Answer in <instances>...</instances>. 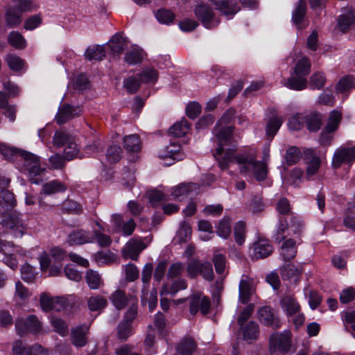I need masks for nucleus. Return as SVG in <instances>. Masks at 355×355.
I'll list each match as a JSON object with an SVG mask.
<instances>
[{"label": "nucleus", "mask_w": 355, "mask_h": 355, "mask_svg": "<svg viewBox=\"0 0 355 355\" xmlns=\"http://www.w3.org/2000/svg\"><path fill=\"white\" fill-rule=\"evenodd\" d=\"M218 166L222 170L228 168L230 163L236 162L239 165L240 173L248 174L253 173L258 181L264 180L267 176L266 164L256 160L252 153H240L235 155V149H227L223 157H216Z\"/></svg>", "instance_id": "nucleus-1"}, {"label": "nucleus", "mask_w": 355, "mask_h": 355, "mask_svg": "<svg viewBox=\"0 0 355 355\" xmlns=\"http://www.w3.org/2000/svg\"><path fill=\"white\" fill-rule=\"evenodd\" d=\"M233 117V113L231 111L226 112L220 120L217 122L216 126L213 130L215 137L217 138L218 146L213 155L216 159V157H223L227 149L230 148H225L227 145L232 144V128L230 125H226L230 123Z\"/></svg>", "instance_id": "nucleus-2"}, {"label": "nucleus", "mask_w": 355, "mask_h": 355, "mask_svg": "<svg viewBox=\"0 0 355 355\" xmlns=\"http://www.w3.org/2000/svg\"><path fill=\"white\" fill-rule=\"evenodd\" d=\"M20 171L26 175L29 181L34 184H40L42 182L41 175L46 171V168L42 166L40 157L32 153L24 152Z\"/></svg>", "instance_id": "nucleus-3"}, {"label": "nucleus", "mask_w": 355, "mask_h": 355, "mask_svg": "<svg viewBox=\"0 0 355 355\" xmlns=\"http://www.w3.org/2000/svg\"><path fill=\"white\" fill-rule=\"evenodd\" d=\"M187 272L191 278H196L198 275H202L207 281L214 279L212 265L208 261H201L198 259H191L187 264Z\"/></svg>", "instance_id": "nucleus-4"}, {"label": "nucleus", "mask_w": 355, "mask_h": 355, "mask_svg": "<svg viewBox=\"0 0 355 355\" xmlns=\"http://www.w3.org/2000/svg\"><path fill=\"white\" fill-rule=\"evenodd\" d=\"M355 162V146H342L337 148L333 155L331 165L338 169L343 165L351 166Z\"/></svg>", "instance_id": "nucleus-5"}, {"label": "nucleus", "mask_w": 355, "mask_h": 355, "mask_svg": "<svg viewBox=\"0 0 355 355\" xmlns=\"http://www.w3.org/2000/svg\"><path fill=\"white\" fill-rule=\"evenodd\" d=\"M189 312L195 315L200 311L202 315H207L210 310V299L200 291L193 292L189 297Z\"/></svg>", "instance_id": "nucleus-6"}, {"label": "nucleus", "mask_w": 355, "mask_h": 355, "mask_svg": "<svg viewBox=\"0 0 355 355\" xmlns=\"http://www.w3.org/2000/svg\"><path fill=\"white\" fill-rule=\"evenodd\" d=\"M17 334L22 336L30 332L38 334L42 329V322L34 315H30L26 318H18L15 322Z\"/></svg>", "instance_id": "nucleus-7"}, {"label": "nucleus", "mask_w": 355, "mask_h": 355, "mask_svg": "<svg viewBox=\"0 0 355 355\" xmlns=\"http://www.w3.org/2000/svg\"><path fill=\"white\" fill-rule=\"evenodd\" d=\"M291 347V333L284 331L283 333H275L270 338V351L272 354L277 351L287 352Z\"/></svg>", "instance_id": "nucleus-8"}, {"label": "nucleus", "mask_w": 355, "mask_h": 355, "mask_svg": "<svg viewBox=\"0 0 355 355\" xmlns=\"http://www.w3.org/2000/svg\"><path fill=\"white\" fill-rule=\"evenodd\" d=\"M1 223L4 227L10 229L16 238H21L26 230L20 218V214L17 211H13L5 216Z\"/></svg>", "instance_id": "nucleus-9"}, {"label": "nucleus", "mask_w": 355, "mask_h": 355, "mask_svg": "<svg viewBox=\"0 0 355 355\" xmlns=\"http://www.w3.org/2000/svg\"><path fill=\"white\" fill-rule=\"evenodd\" d=\"M195 14L204 26L207 28H212L217 26L219 20L214 17L212 9L207 5H199L195 9Z\"/></svg>", "instance_id": "nucleus-10"}, {"label": "nucleus", "mask_w": 355, "mask_h": 355, "mask_svg": "<svg viewBox=\"0 0 355 355\" xmlns=\"http://www.w3.org/2000/svg\"><path fill=\"white\" fill-rule=\"evenodd\" d=\"M272 250V247L268 240L259 239L250 248L249 254L252 259H264L270 256Z\"/></svg>", "instance_id": "nucleus-11"}, {"label": "nucleus", "mask_w": 355, "mask_h": 355, "mask_svg": "<svg viewBox=\"0 0 355 355\" xmlns=\"http://www.w3.org/2000/svg\"><path fill=\"white\" fill-rule=\"evenodd\" d=\"M90 325L88 324H82L77 325L71 329V343L77 347H82L88 343V334L89 333Z\"/></svg>", "instance_id": "nucleus-12"}, {"label": "nucleus", "mask_w": 355, "mask_h": 355, "mask_svg": "<svg viewBox=\"0 0 355 355\" xmlns=\"http://www.w3.org/2000/svg\"><path fill=\"white\" fill-rule=\"evenodd\" d=\"M40 301L41 308L45 312H49L51 310L60 311L67 305L65 299L59 297H52L46 293L41 295Z\"/></svg>", "instance_id": "nucleus-13"}, {"label": "nucleus", "mask_w": 355, "mask_h": 355, "mask_svg": "<svg viewBox=\"0 0 355 355\" xmlns=\"http://www.w3.org/2000/svg\"><path fill=\"white\" fill-rule=\"evenodd\" d=\"M13 355H49L48 349L38 344L28 346L21 340L15 343L12 347Z\"/></svg>", "instance_id": "nucleus-14"}, {"label": "nucleus", "mask_w": 355, "mask_h": 355, "mask_svg": "<svg viewBox=\"0 0 355 355\" xmlns=\"http://www.w3.org/2000/svg\"><path fill=\"white\" fill-rule=\"evenodd\" d=\"M81 112L82 110L79 106L64 103L59 107L55 119L58 124H64L74 117L80 116Z\"/></svg>", "instance_id": "nucleus-15"}, {"label": "nucleus", "mask_w": 355, "mask_h": 355, "mask_svg": "<svg viewBox=\"0 0 355 355\" xmlns=\"http://www.w3.org/2000/svg\"><path fill=\"white\" fill-rule=\"evenodd\" d=\"M258 318L261 323L266 326L270 327L272 329H278L281 327L279 318L275 315L273 309L268 306H265L259 309Z\"/></svg>", "instance_id": "nucleus-16"}, {"label": "nucleus", "mask_w": 355, "mask_h": 355, "mask_svg": "<svg viewBox=\"0 0 355 355\" xmlns=\"http://www.w3.org/2000/svg\"><path fill=\"white\" fill-rule=\"evenodd\" d=\"M239 300L242 304H247L255 293L253 279L248 276L243 277L239 282Z\"/></svg>", "instance_id": "nucleus-17"}, {"label": "nucleus", "mask_w": 355, "mask_h": 355, "mask_svg": "<svg viewBox=\"0 0 355 355\" xmlns=\"http://www.w3.org/2000/svg\"><path fill=\"white\" fill-rule=\"evenodd\" d=\"M147 247L142 239H132L129 241L123 248V255L132 260H137L139 254Z\"/></svg>", "instance_id": "nucleus-18"}, {"label": "nucleus", "mask_w": 355, "mask_h": 355, "mask_svg": "<svg viewBox=\"0 0 355 355\" xmlns=\"http://www.w3.org/2000/svg\"><path fill=\"white\" fill-rule=\"evenodd\" d=\"M94 236L92 232L84 230H76L71 232L67 239L69 245H78L92 243Z\"/></svg>", "instance_id": "nucleus-19"}, {"label": "nucleus", "mask_w": 355, "mask_h": 355, "mask_svg": "<svg viewBox=\"0 0 355 355\" xmlns=\"http://www.w3.org/2000/svg\"><path fill=\"white\" fill-rule=\"evenodd\" d=\"M215 6L216 10L228 17L233 16L239 10L240 8L237 4L236 0H209Z\"/></svg>", "instance_id": "nucleus-20"}, {"label": "nucleus", "mask_w": 355, "mask_h": 355, "mask_svg": "<svg viewBox=\"0 0 355 355\" xmlns=\"http://www.w3.org/2000/svg\"><path fill=\"white\" fill-rule=\"evenodd\" d=\"M128 45V40L123 36L122 33H116L114 34L109 42L107 43V46L110 50V53L112 55L121 54Z\"/></svg>", "instance_id": "nucleus-21"}, {"label": "nucleus", "mask_w": 355, "mask_h": 355, "mask_svg": "<svg viewBox=\"0 0 355 355\" xmlns=\"http://www.w3.org/2000/svg\"><path fill=\"white\" fill-rule=\"evenodd\" d=\"M187 282L184 279L179 278L173 280L171 283L164 284L161 289L160 294H169L175 295L179 291L185 290L187 288Z\"/></svg>", "instance_id": "nucleus-22"}, {"label": "nucleus", "mask_w": 355, "mask_h": 355, "mask_svg": "<svg viewBox=\"0 0 355 355\" xmlns=\"http://www.w3.org/2000/svg\"><path fill=\"white\" fill-rule=\"evenodd\" d=\"M26 151V150L12 147L0 142V153L7 160L15 162L17 161L18 158H20L21 159Z\"/></svg>", "instance_id": "nucleus-23"}, {"label": "nucleus", "mask_w": 355, "mask_h": 355, "mask_svg": "<svg viewBox=\"0 0 355 355\" xmlns=\"http://www.w3.org/2000/svg\"><path fill=\"white\" fill-rule=\"evenodd\" d=\"M283 310L288 315H293L298 313L300 310V306L291 295H285L280 301Z\"/></svg>", "instance_id": "nucleus-24"}, {"label": "nucleus", "mask_w": 355, "mask_h": 355, "mask_svg": "<svg viewBox=\"0 0 355 355\" xmlns=\"http://www.w3.org/2000/svg\"><path fill=\"white\" fill-rule=\"evenodd\" d=\"M66 189L67 187L64 183L59 180H54L47 182L42 185L41 194L49 196L60 192H64Z\"/></svg>", "instance_id": "nucleus-25"}, {"label": "nucleus", "mask_w": 355, "mask_h": 355, "mask_svg": "<svg viewBox=\"0 0 355 355\" xmlns=\"http://www.w3.org/2000/svg\"><path fill=\"white\" fill-rule=\"evenodd\" d=\"M297 254L296 242L293 239L286 240L282 245L280 255L284 261H289Z\"/></svg>", "instance_id": "nucleus-26"}, {"label": "nucleus", "mask_w": 355, "mask_h": 355, "mask_svg": "<svg viewBox=\"0 0 355 355\" xmlns=\"http://www.w3.org/2000/svg\"><path fill=\"white\" fill-rule=\"evenodd\" d=\"M110 300L117 310H121L128 306L129 297L123 291L117 289L110 295Z\"/></svg>", "instance_id": "nucleus-27"}, {"label": "nucleus", "mask_w": 355, "mask_h": 355, "mask_svg": "<svg viewBox=\"0 0 355 355\" xmlns=\"http://www.w3.org/2000/svg\"><path fill=\"white\" fill-rule=\"evenodd\" d=\"M85 57L89 61L102 60L105 57V48L101 45L89 46L85 51Z\"/></svg>", "instance_id": "nucleus-28"}, {"label": "nucleus", "mask_w": 355, "mask_h": 355, "mask_svg": "<svg viewBox=\"0 0 355 355\" xmlns=\"http://www.w3.org/2000/svg\"><path fill=\"white\" fill-rule=\"evenodd\" d=\"M87 306L91 311H98L107 306V300L102 295H94L87 298Z\"/></svg>", "instance_id": "nucleus-29"}, {"label": "nucleus", "mask_w": 355, "mask_h": 355, "mask_svg": "<svg viewBox=\"0 0 355 355\" xmlns=\"http://www.w3.org/2000/svg\"><path fill=\"white\" fill-rule=\"evenodd\" d=\"M5 19L9 28H15L21 24V14L16 8H9L6 12Z\"/></svg>", "instance_id": "nucleus-30"}, {"label": "nucleus", "mask_w": 355, "mask_h": 355, "mask_svg": "<svg viewBox=\"0 0 355 355\" xmlns=\"http://www.w3.org/2000/svg\"><path fill=\"white\" fill-rule=\"evenodd\" d=\"M199 187L195 183H183L174 187L172 191V196L175 198H180L190 194L192 192H196Z\"/></svg>", "instance_id": "nucleus-31"}, {"label": "nucleus", "mask_w": 355, "mask_h": 355, "mask_svg": "<svg viewBox=\"0 0 355 355\" xmlns=\"http://www.w3.org/2000/svg\"><path fill=\"white\" fill-rule=\"evenodd\" d=\"M311 61L307 57H302L297 60L293 70V74L297 76H306L311 71Z\"/></svg>", "instance_id": "nucleus-32"}, {"label": "nucleus", "mask_w": 355, "mask_h": 355, "mask_svg": "<svg viewBox=\"0 0 355 355\" xmlns=\"http://www.w3.org/2000/svg\"><path fill=\"white\" fill-rule=\"evenodd\" d=\"M244 340L252 341L257 340L259 335V325L255 322H250L242 328Z\"/></svg>", "instance_id": "nucleus-33"}, {"label": "nucleus", "mask_w": 355, "mask_h": 355, "mask_svg": "<svg viewBox=\"0 0 355 355\" xmlns=\"http://www.w3.org/2000/svg\"><path fill=\"white\" fill-rule=\"evenodd\" d=\"M191 124L184 119L175 123L168 130L170 135L175 137L184 136L189 130Z\"/></svg>", "instance_id": "nucleus-34"}, {"label": "nucleus", "mask_w": 355, "mask_h": 355, "mask_svg": "<svg viewBox=\"0 0 355 355\" xmlns=\"http://www.w3.org/2000/svg\"><path fill=\"white\" fill-rule=\"evenodd\" d=\"M322 116L318 112H312L306 115L305 124L310 132L318 131L321 126Z\"/></svg>", "instance_id": "nucleus-35"}, {"label": "nucleus", "mask_w": 355, "mask_h": 355, "mask_svg": "<svg viewBox=\"0 0 355 355\" xmlns=\"http://www.w3.org/2000/svg\"><path fill=\"white\" fill-rule=\"evenodd\" d=\"M17 205L13 193L8 190L0 191V206L5 210H11Z\"/></svg>", "instance_id": "nucleus-36"}, {"label": "nucleus", "mask_w": 355, "mask_h": 355, "mask_svg": "<svg viewBox=\"0 0 355 355\" xmlns=\"http://www.w3.org/2000/svg\"><path fill=\"white\" fill-rule=\"evenodd\" d=\"M181 147L178 144L171 142L168 146H165L159 152V157L162 158L170 157L173 159H180L179 153Z\"/></svg>", "instance_id": "nucleus-37"}, {"label": "nucleus", "mask_w": 355, "mask_h": 355, "mask_svg": "<svg viewBox=\"0 0 355 355\" xmlns=\"http://www.w3.org/2000/svg\"><path fill=\"white\" fill-rule=\"evenodd\" d=\"M177 351L181 355H191L196 348L195 340L192 338H185L177 346Z\"/></svg>", "instance_id": "nucleus-38"}, {"label": "nucleus", "mask_w": 355, "mask_h": 355, "mask_svg": "<svg viewBox=\"0 0 355 355\" xmlns=\"http://www.w3.org/2000/svg\"><path fill=\"white\" fill-rule=\"evenodd\" d=\"M191 227L189 223L184 221L182 223L180 229L178 230L175 240V241L181 244L187 242L191 236Z\"/></svg>", "instance_id": "nucleus-39"}, {"label": "nucleus", "mask_w": 355, "mask_h": 355, "mask_svg": "<svg viewBox=\"0 0 355 355\" xmlns=\"http://www.w3.org/2000/svg\"><path fill=\"white\" fill-rule=\"evenodd\" d=\"M8 42L17 49H24L26 46V41L18 31H11L8 35Z\"/></svg>", "instance_id": "nucleus-40"}, {"label": "nucleus", "mask_w": 355, "mask_h": 355, "mask_svg": "<svg viewBox=\"0 0 355 355\" xmlns=\"http://www.w3.org/2000/svg\"><path fill=\"white\" fill-rule=\"evenodd\" d=\"M144 58L143 52L138 49H133L126 51L124 55V61L130 65L139 64Z\"/></svg>", "instance_id": "nucleus-41"}, {"label": "nucleus", "mask_w": 355, "mask_h": 355, "mask_svg": "<svg viewBox=\"0 0 355 355\" xmlns=\"http://www.w3.org/2000/svg\"><path fill=\"white\" fill-rule=\"evenodd\" d=\"M153 270V266L151 263H146L142 270L141 280L144 284L142 289V299L145 298L147 295V289L151 279Z\"/></svg>", "instance_id": "nucleus-42"}, {"label": "nucleus", "mask_w": 355, "mask_h": 355, "mask_svg": "<svg viewBox=\"0 0 355 355\" xmlns=\"http://www.w3.org/2000/svg\"><path fill=\"white\" fill-rule=\"evenodd\" d=\"M285 85L294 90H302L306 87V80L304 76H297L293 74L286 80Z\"/></svg>", "instance_id": "nucleus-43"}, {"label": "nucleus", "mask_w": 355, "mask_h": 355, "mask_svg": "<svg viewBox=\"0 0 355 355\" xmlns=\"http://www.w3.org/2000/svg\"><path fill=\"white\" fill-rule=\"evenodd\" d=\"M123 147L128 152H137L140 149V139L137 135L125 136L123 139Z\"/></svg>", "instance_id": "nucleus-44"}, {"label": "nucleus", "mask_w": 355, "mask_h": 355, "mask_svg": "<svg viewBox=\"0 0 355 355\" xmlns=\"http://www.w3.org/2000/svg\"><path fill=\"white\" fill-rule=\"evenodd\" d=\"M53 331L61 336H66L69 334V325L62 318L53 317L51 320Z\"/></svg>", "instance_id": "nucleus-45"}, {"label": "nucleus", "mask_w": 355, "mask_h": 355, "mask_svg": "<svg viewBox=\"0 0 355 355\" xmlns=\"http://www.w3.org/2000/svg\"><path fill=\"white\" fill-rule=\"evenodd\" d=\"M306 12V3L305 0H299L298 3L294 10L292 19L295 24H300L304 18Z\"/></svg>", "instance_id": "nucleus-46"}, {"label": "nucleus", "mask_w": 355, "mask_h": 355, "mask_svg": "<svg viewBox=\"0 0 355 355\" xmlns=\"http://www.w3.org/2000/svg\"><path fill=\"white\" fill-rule=\"evenodd\" d=\"M342 119V114L340 112L334 110L331 112L327 124L326 126V130L328 133H331L336 130L340 123Z\"/></svg>", "instance_id": "nucleus-47"}, {"label": "nucleus", "mask_w": 355, "mask_h": 355, "mask_svg": "<svg viewBox=\"0 0 355 355\" xmlns=\"http://www.w3.org/2000/svg\"><path fill=\"white\" fill-rule=\"evenodd\" d=\"M354 14L353 12H349L347 14L341 15L338 19L339 28L343 32L347 31L354 21Z\"/></svg>", "instance_id": "nucleus-48"}, {"label": "nucleus", "mask_w": 355, "mask_h": 355, "mask_svg": "<svg viewBox=\"0 0 355 355\" xmlns=\"http://www.w3.org/2000/svg\"><path fill=\"white\" fill-rule=\"evenodd\" d=\"M299 269L292 263H286L280 269V274L284 279H290L300 275Z\"/></svg>", "instance_id": "nucleus-49"}, {"label": "nucleus", "mask_w": 355, "mask_h": 355, "mask_svg": "<svg viewBox=\"0 0 355 355\" xmlns=\"http://www.w3.org/2000/svg\"><path fill=\"white\" fill-rule=\"evenodd\" d=\"M85 279L89 287L94 290L99 288L101 284L103 283L100 275L92 270L87 271Z\"/></svg>", "instance_id": "nucleus-50"}, {"label": "nucleus", "mask_w": 355, "mask_h": 355, "mask_svg": "<svg viewBox=\"0 0 355 355\" xmlns=\"http://www.w3.org/2000/svg\"><path fill=\"white\" fill-rule=\"evenodd\" d=\"M139 78L144 83H155L158 78V72L152 68L144 69L139 74Z\"/></svg>", "instance_id": "nucleus-51"}, {"label": "nucleus", "mask_w": 355, "mask_h": 355, "mask_svg": "<svg viewBox=\"0 0 355 355\" xmlns=\"http://www.w3.org/2000/svg\"><path fill=\"white\" fill-rule=\"evenodd\" d=\"M156 19L162 24H169L175 19V15L169 10L161 8L155 13Z\"/></svg>", "instance_id": "nucleus-52"}, {"label": "nucleus", "mask_w": 355, "mask_h": 355, "mask_svg": "<svg viewBox=\"0 0 355 355\" xmlns=\"http://www.w3.org/2000/svg\"><path fill=\"white\" fill-rule=\"evenodd\" d=\"M216 233L218 236L227 239L231 233L230 220L229 218H223L216 227Z\"/></svg>", "instance_id": "nucleus-53"}, {"label": "nucleus", "mask_w": 355, "mask_h": 355, "mask_svg": "<svg viewBox=\"0 0 355 355\" xmlns=\"http://www.w3.org/2000/svg\"><path fill=\"white\" fill-rule=\"evenodd\" d=\"M288 230V223L286 218L281 217L279 219L277 227L275 234V239L280 243L286 238V232Z\"/></svg>", "instance_id": "nucleus-54"}, {"label": "nucleus", "mask_w": 355, "mask_h": 355, "mask_svg": "<svg viewBox=\"0 0 355 355\" xmlns=\"http://www.w3.org/2000/svg\"><path fill=\"white\" fill-rule=\"evenodd\" d=\"M78 155L79 149L78 148L77 144L74 142H69L64 150V157L66 160L71 161L76 157L82 159L83 157H85V155Z\"/></svg>", "instance_id": "nucleus-55"}, {"label": "nucleus", "mask_w": 355, "mask_h": 355, "mask_svg": "<svg viewBox=\"0 0 355 355\" xmlns=\"http://www.w3.org/2000/svg\"><path fill=\"white\" fill-rule=\"evenodd\" d=\"M141 80L135 76H130L123 80V87L130 94H135L140 87Z\"/></svg>", "instance_id": "nucleus-56"}, {"label": "nucleus", "mask_w": 355, "mask_h": 355, "mask_svg": "<svg viewBox=\"0 0 355 355\" xmlns=\"http://www.w3.org/2000/svg\"><path fill=\"white\" fill-rule=\"evenodd\" d=\"M306 115L297 114L291 117L288 122V126L292 130H301L305 124Z\"/></svg>", "instance_id": "nucleus-57"}, {"label": "nucleus", "mask_w": 355, "mask_h": 355, "mask_svg": "<svg viewBox=\"0 0 355 355\" xmlns=\"http://www.w3.org/2000/svg\"><path fill=\"white\" fill-rule=\"evenodd\" d=\"M185 270L184 264L182 262L172 263L167 271L166 276L168 279L180 277Z\"/></svg>", "instance_id": "nucleus-58"}, {"label": "nucleus", "mask_w": 355, "mask_h": 355, "mask_svg": "<svg viewBox=\"0 0 355 355\" xmlns=\"http://www.w3.org/2000/svg\"><path fill=\"white\" fill-rule=\"evenodd\" d=\"M282 123V121L280 118L278 117H272L271 118L267 123L266 125V135L268 137H273L278 130L281 127Z\"/></svg>", "instance_id": "nucleus-59"}, {"label": "nucleus", "mask_w": 355, "mask_h": 355, "mask_svg": "<svg viewBox=\"0 0 355 355\" xmlns=\"http://www.w3.org/2000/svg\"><path fill=\"white\" fill-rule=\"evenodd\" d=\"M6 62L8 67L12 71H19L24 66V60L15 55H8Z\"/></svg>", "instance_id": "nucleus-60"}, {"label": "nucleus", "mask_w": 355, "mask_h": 355, "mask_svg": "<svg viewBox=\"0 0 355 355\" xmlns=\"http://www.w3.org/2000/svg\"><path fill=\"white\" fill-rule=\"evenodd\" d=\"M66 159L60 154H55L49 158V168L53 170L62 169L64 167Z\"/></svg>", "instance_id": "nucleus-61"}, {"label": "nucleus", "mask_w": 355, "mask_h": 355, "mask_svg": "<svg viewBox=\"0 0 355 355\" xmlns=\"http://www.w3.org/2000/svg\"><path fill=\"white\" fill-rule=\"evenodd\" d=\"M245 224L243 221H239L236 223L234 230V236L236 242L241 245L245 241Z\"/></svg>", "instance_id": "nucleus-62"}, {"label": "nucleus", "mask_w": 355, "mask_h": 355, "mask_svg": "<svg viewBox=\"0 0 355 355\" xmlns=\"http://www.w3.org/2000/svg\"><path fill=\"white\" fill-rule=\"evenodd\" d=\"M300 159V151L295 146L290 147L285 155V159L288 165L297 163Z\"/></svg>", "instance_id": "nucleus-63"}, {"label": "nucleus", "mask_w": 355, "mask_h": 355, "mask_svg": "<svg viewBox=\"0 0 355 355\" xmlns=\"http://www.w3.org/2000/svg\"><path fill=\"white\" fill-rule=\"evenodd\" d=\"M132 331V324L127 322H121L116 329L117 337L121 340H125L130 335Z\"/></svg>", "instance_id": "nucleus-64"}]
</instances>
